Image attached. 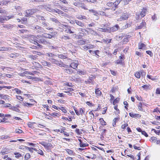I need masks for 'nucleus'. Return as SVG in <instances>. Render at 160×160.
Masks as SVG:
<instances>
[{
  "instance_id": "obj_26",
  "label": "nucleus",
  "mask_w": 160,
  "mask_h": 160,
  "mask_svg": "<svg viewBox=\"0 0 160 160\" xmlns=\"http://www.w3.org/2000/svg\"><path fill=\"white\" fill-rule=\"evenodd\" d=\"M64 71L65 72H66L67 73L71 74L73 73V71L71 69H64Z\"/></svg>"
},
{
  "instance_id": "obj_51",
  "label": "nucleus",
  "mask_w": 160,
  "mask_h": 160,
  "mask_svg": "<svg viewBox=\"0 0 160 160\" xmlns=\"http://www.w3.org/2000/svg\"><path fill=\"white\" fill-rule=\"evenodd\" d=\"M89 11L90 12L93 13L94 15H96L97 14H98V12L96 10H93L92 9H91L89 10Z\"/></svg>"
},
{
  "instance_id": "obj_47",
  "label": "nucleus",
  "mask_w": 160,
  "mask_h": 160,
  "mask_svg": "<svg viewBox=\"0 0 160 160\" xmlns=\"http://www.w3.org/2000/svg\"><path fill=\"white\" fill-rule=\"evenodd\" d=\"M35 123L34 122H29L28 123V127L29 128H33V124H34Z\"/></svg>"
},
{
  "instance_id": "obj_43",
  "label": "nucleus",
  "mask_w": 160,
  "mask_h": 160,
  "mask_svg": "<svg viewBox=\"0 0 160 160\" xmlns=\"http://www.w3.org/2000/svg\"><path fill=\"white\" fill-rule=\"evenodd\" d=\"M78 7H81L82 8L84 9L85 10H87V9L86 8L84 4L83 3L80 2Z\"/></svg>"
},
{
  "instance_id": "obj_1",
  "label": "nucleus",
  "mask_w": 160,
  "mask_h": 160,
  "mask_svg": "<svg viewBox=\"0 0 160 160\" xmlns=\"http://www.w3.org/2000/svg\"><path fill=\"white\" fill-rule=\"evenodd\" d=\"M29 37V40L30 42L35 44L38 46H39V44L38 43V40L40 38L39 36H35L33 35H29L28 37Z\"/></svg>"
},
{
  "instance_id": "obj_16",
  "label": "nucleus",
  "mask_w": 160,
  "mask_h": 160,
  "mask_svg": "<svg viewBox=\"0 0 160 160\" xmlns=\"http://www.w3.org/2000/svg\"><path fill=\"white\" fill-rule=\"evenodd\" d=\"M9 109L18 112H21L20 110L16 106H12L9 108Z\"/></svg>"
},
{
  "instance_id": "obj_24",
  "label": "nucleus",
  "mask_w": 160,
  "mask_h": 160,
  "mask_svg": "<svg viewBox=\"0 0 160 160\" xmlns=\"http://www.w3.org/2000/svg\"><path fill=\"white\" fill-rule=\"evenodd\" d=\"M95 92L97 97H100L101 95L102 92L99 89V88L95 89Z\"/></svg>"
},
{
  "instance_id": "obj_15",
  "label": "nucleus",
  "mask_w": 160,
  "mask_h": 160,
  "mask_svg": "<svg viewBox=\"0 0 160 160\" xmlns=\"http://www.w3.org/2000/svg\"><path fill=\"white\" fill-rule=\"evenodd\" d=\"M41 63L43 66H47L49 67L51 66V64L50 62H48L45 60H42L41 61Z\"/></svg>"
},
{
  "instance_id": "obj_7",
  "label": "nucleus",
  "mask_w": 160,
  "mask_h": 160,
  "mask_svg": "<svg viewBox=\"0 0 160 160\" xmlns=\"http://www.w3.org/2000/svg\"><path fill=\"white\" fill-rule=\"evenodd\" d=\"M39 36L40 38H45L49 39L53 37V35L47 33H44L43 34H42V35H39Z\"/></svg>"
},
{
  "instance_id": "obj_29",
  "label": "nucleus",
  "mask_w": 160,
  "mask_h": 160,
  "mask_svg": "<svg viewBox=\"0 0 160 160\" xmlns=\"http://www.w3.org/2000/svg\"><path fill=\"white\" fill-rule=\"evenodd\" d=\"M86 157L88 158L94 159L96 158V156L94 154H91L89 156H86Z\"/></svg>"
},
{
  "instance_id": "obj_10",
  "label": "nucleus",
  "mask_w": 160,
  "mask_h": 160,
  "mask_svg": "<svg viewBox=\"0 0 160 160\" xmlns=\"http://www.w3.org/2000/svg\"><path fill=\"white\" fill-rule=\"evenodd\" d=\"M119 59L116 61V63L117 64H122V61L125 58L124 56H120L119 57Z\"/></svg>"
},
{
  "instance_id": "obj_8",
  "label": "nucleus",
  "mask_w": 160,
  "mask_h": 160,
  "mask_svg": "<svg viewBox=\"0 0 160 160\" xmlns=\"http://www.w3.org/2000/svg\"><path fill=\"white\" fill-rule=\"evenodd\" d=\"M33 28H34V30L38 32H43V28L39 26L36 25Z\"/></svg>"
},
{
  "instance_id": "obj_62",
  "label": "nucleus",
  "mask_w": 160,
  "mask_h": 160,
  "mask_svg": "<svg viewBox=\"0 0 160 160\" xmlns=\"http://www.w3.org/2000/svg\"><path fill=\"white\" fill-rule=\"evenodd\" d=\"M114 108L115 110H116L117 111L116 112V114H118L119 113V110L118 108V106L117 105H115L114 107Z\"/></svg>"
},
{
  "instance_id": "obj_57",
  "label": "nucleus",
  "mask_w": 160,
  "mask_h": 160,
  "mask_svg": "<svg viewBox=\"0 0 160 160\" xmlns=\"http://www.w3.org/2000/svg\"><path fill=\"white\" fill-rule=\"evenodd\" d=\"M87 46L88 49H92L95 47V46L94 45L91 44H88Z\"/></svg>"
},
{
  "instance_id": "obj_6",
  "label": "nucleus",
  "mask_w": 160,
  "mask_h": 160,
  "mask_svg": "<svg viewBox=\"0 0 160 160\" xmlns=\"http://www.w3.org/2000/svg\"><path fill=\"white\" fill-rule=\"evenodd\" d=\"M49 60L52 63L55 64L56 65L58 66H59L61 62V61H58L53 58H49Z\"/></svg>"
},
{
  "instance_id": "obj_44",
  "label": "nucleus",
  "mask_w": 160,
  "mask_h": 160,
  "mask_svg": "<svg viewBox=\"0 0 160 160\" xmlns=\"http://www.w3.org/2000/svg\"><path fill=\"white\" fill-rule=\"evenodd\" d=\"M118 118H115L113 119L112 124L113 127H114L116 125V122L117 121H118Z\"/></svg>"
},
{
  "instance_id": "obj_5",
  "label": "nucleus",
  "mask_w": 160,
  "mask_h": 160,
  "mask_svg": "<svg viewBox=\"0 0 160 160\" xmlns=\"http://www.w3.org/2000/svg\"><path fill=\"white\" fill-rule=\"evenodd\" d=\"M0 97L2 99L9 101L11 100V97L7 95L0 94Z\"/></svg>"
},
{
  "instance_id": "obj_11",
  "label": "nucleus",
  "mask_w": 160,
  "mask_h": 160,
  "mask_svg": "<svg viewBox=\"0 0 160 160\" xmlns=\"http://www.w3.org/2000/svg\"><path fill=\"white\" fill-rule=\"evenodd\" d=\"M74 110L77 115H79L80 114L82 115L84 112L83 109L82 108H80L79 110L76 109H74Z\"/></svg>"
},
{
  "instance_id": "obj_18",
  "label": "nucleus",
  "mask_w": 160,
  "mask_h": 160,
  "mask_svg": "<svg viewBox=\"0 0 160 160\" xmlns=\"http://www.w3.org/2000/svg\"><path fill=\"white\" fill-rule=\"evenodd\" d=\"M75 23L78 26H80L81 28H84L85 25L84 23L79 21L78 20H75Z\"/></svg>"
},
{
  "instance_id": "obj_45",
  "label": "nucleus",
  "mask_w": 160,
  "mask_h": 160,
  "mask_svg": "<svg viewBox=\"0 0 160 160\" xmlns=\"http://www.w3.org/2000/svg\"><path fill=\"white\" fill-rule=\"evenodd\" d=\"M8 50V48L6 47H0V51H5Z\"/></svg>"
},
{
  "instance_id": "obj_37",
  "label": "nucleus",
  "mask_w": 160,
  "mask_h": 160,
  "mask_svg": "<svg viewBox=\"0 0 160 160\" xmlns=\"http://www.w3.org/2000/svg\"><path fill=\"white\" fill-rule=\"evenodd\" d=\"M31 157V155L29 153H27L25 155L24 159L25 160H28Z\"/></svg>"
},
{
  "instance_id": "obj_31",
  "label": "nucleus",
  "mask_w": 160,
  "mask_h": 160,
  "mask_svg": "<svg viewBox=\"0 0 160 160\" xmlns=\"http://www.w3.org/2000/svg\"><path fill=\"white\" fill-rule=\"evenodd\" d=\"M38 72L35 71H33L32 72H25V73L27 74H29L32 75H34L35 74H36L37 73H38Z\"/></svg>"
},
{
  "instance_id": "obj_42",
  "label": "nucleus",
  "mask_w": 160,
  "mask_h": 160,
  "mask_svg": "<svg viewBox=\"0 0 160 160\" xmlns=\"http://www.w3.org/2000/svg\"><path fill=\"white\" fill-rule=\"evenodd\" d=\"M50 115L54 117H59L60 116L59 113L57 112H53L50 114Z\"/></svg>"
},
{
  "instance_id": "obj_50",
  "label": "nucleus",
  "mask_w": 160,
  "mask_h": 160,
  "mask_svg": "<svg viewBox=\"0 0 160 160\" xmlns=\"http://www.w3.org/2000/svg\"><path fill=\"white\" fill-rule=\"evenodd\" d=\"M28 57L29 58H31L32 60H34L37 58V55H29Z\"/></svg>"
},
{
  "instance_id": "obj_52",
  "label": "nucleus",
  "mask_w": 160,
  "mask_h": 160,
  "mask_svg": "<svg viewBox=\"0 0 160 160\" xmlns=\"http://www.w3.org/2000/svg\"><path fill=\"white\" fill-rule=\"evenodd\" d=\"M122 10L121 9H118L115 12V14L116 15H119L122 12Z\"/></svg>"
},
{
  "instance_id": "obj_58",
  "label": "nucleus",
  "mask_w": 160,
  "mask_h": 160,
  "mask_svg": "<svg viewBox=\"0 0 160 160\" xmlns=\"http://www.w3.org/2000/svg\"><path fill=\"white\" fill-rule=\"evenodd\" d=\"M58 108L59 109L61 110L63 112L66 113L67 112V110L65 109V108L62 107H60Z\"/></svg>"
},
{
  "instance_id": "obj_63",
  "label": "nucleus",
  "mask_w": 160,
  "mask_h": 160,
  "mask_svg": "<svg viewBox=\"0 0 160 160\" xmlns=\"http://www.w3.org/2000/svg\"><path fill=\"white\" fill-rule=\"evenodd\" d=\"M7 20V19L6 18H3L1 16H0V23L3 22L4 21Z\"/></svg>"
},
{
  "instance_id": "obj_54",
  "label": "nucleus",
  "mask_w": 160,
  "mask_h": 160,
  "mask_svg": "<svg viewBox=\"0 0 160 160\" xmlns=\"http://www.w3.org/2000/svg\"><path fill=\"white\" fill-rule=\"evenodd\" d=\"M27 147H28L24 146H19V149L23 150L25 151V150H27L26 148Z\"/></svg>"
},
{
  "instance_id": "obj_40",
  "label": "nucleus",
  "mask_w": 160,
  "mask_h": 160,
  "mask_svg": "<svg viewBox=\"0 0 160 160\" xmlns=\"http://www.w3.org/2000/svg\"><path fill=\"white\" fill-rule=\"evenodd\" d=\"M59 67H63L65 68H68V66L66 64H64L63 62H61L60 65H59Z\"/></svg>"
},
{
  "instance_id": "obj_41",
  "label": "nucleus",
  "mask_w": 160,
  "mask_h": 160,
  "mask_svg": "<svg viewBox=\"0 0 160 160\" xmlns=\"http://www.w3.org/2000/svg\"><path fill=\"white\" fill-rule=\"evenodd\" d=\"M144 90H147L150 88V86L149 85H145L142 86Z\"/></svg>"
},
{
  "instance_id": "obj_30",
  "label": "nucleus",
  "mask_w": 160,
  "mask_h": 160,
  "mask_svg": "<svg viewBox=\"0 0 160 160\" xmlns=\"http://www.w3.org/2000/svg\"><path fill=\"white\" fill-rule=\"evenodd\" d=\"M77 73L80 75H85L86 73V71L84 70L82 71L80 69H78L77 71Z\"/></svg>"
},
{
  "instance_id": "obj_20",
  "label": "nucleus",
  "mask_w": 160,
  "mask_h": 160,
  "mask_svg": "<svg viewBox=\"0 0 160 160\" xmlns=\"http://www.w3.org/2000/svg\"><path fill=\"white\" fill-rule=\"evenodd\" d=\"M86 40H78L77 42V44L78 45H84L86 43Z\"/></svg>"
},
{
  "instance_id": "obj_3",
  "label": "nucleus",
  "mask_w": 160,
  "mask_h": 160,
  "mask_svg": "<svg viewBox=\"0 0 160 160\" xmlns=\"http://www.w3.org/2000/svg\"><path fill=\"white\" fill-rule=\"evenodd\" d=\"M38 11V10L37 9H29L27 10L26 11V15H25L26 17H29Z\"/></svg>"
},
{
  "instance_id": "obj_60",
  "label": "nucleus",
  "mask_w": 160,
  "mask_h": 160,
  "mask_svg": "<svg viewBox=\"0 0 160 160\" xmlns=\"http://www.w3.org/2000/svg\"><path fill=\"white\" fill-rule=\"evenodd\" d=\"M19 32H20V33H27V32L28 31L27 30H26L24 29H22L20 30H19Z\"/></svg>"
},
{
  "instance_id": "obj_56",
  "label": "nucleus",
  "mask_w": 160,
  "mask_h": 160,
  "mask_svg": "<svg viewBox=\"0 0 160 160\" xmlns=\"http://www.w3.org/2000/svg\"><path fill=\"white\" fill-rule=\"evenodd\" d=\"M12 106L11 104H10V103H7L5 104L4 105L3 107L6 108L9 107V108H10L11 107H12Z\"/></svg>"
},
{
  "instance_id": "obj_35",
  "label": "nucleus",
  "mask_w": 160,
  "mask_h": 160,
  "mask_svg": "<svg viewBox=\"0 0 160 160\" xmlns=\"http://www.w3.org/2000/svg\"><path fill=\"white\" fill-rule=\"evenodd\" d=\"M135 77L138 78H140L141 76V73L140 72H136L134 74Z\"/></svg>"
},
{
  "instance_id": "obj_61",
  "label": "nucleus",
  "mask_w": 160,
  "mask_h": 160,
  "mask_svg": "<svg viewBox=\"0 0 160 160\" xmlns=\"http://www.w3.org/2000/svg\"><path fill=\"white\" fill-rule=\"evenodd\" d=\"M49 48L50 49H55L56 50L57 49L58 47H54L53 46L51 45L49 47Z\"/></svg>"
},
{
  "instance_id": "obj_12",
  "label": "nucleus",
  "mask_w": 160,
  "mask_h": 160,
  "mask_svg": "<svg viewBox=\"0 0 160 160\" xmlns=\"http://www.w3.org/2000/svg\"><path fill=\"white\" fill-rule=\"evenodd\" d=\"M119 28V26L117 24L115 25L114 26H113L110 28V29H109V32H114L116 31H117L118 28Z\"/></svg>"
},
{
  "instance_id": "obj_46",
  "label": "nucleus",
  "mask_w": 160,
  "mask_h": 160,
  "mask_svg": "<svg viewBox=\"0 0 160 160\" xmlns=\"http://www.w3.org/2000/svg\"><path fill=\"white\" fill-rule=\"evenodd\" d=\"M12 91H15L17 94H20L22 93V91L18 88H15L12 90Z\"/></svg>"
},
{
  "instance_id": "obj_33",
  "label": "nucleus",
  "mask_w": 160,
  "mask_h": 160,
  "mask_svg": "<svg viewBox=\"0 0 160 160\" xmlns=\"http://www.w3.org/2000/svg\"><path fill=\"white\" fill-rule=\"evenodd\" d=\"M100 51L99 50H96L95 51H93L92 52V55H96L99 56L98 54H99Z\"/></svg>"
},
{
  "instance_id": "obj_25",
  "label": "nucleus",
  "mask_w": 160,
  "mask_h": 160,
  "mask_svg": "<svg viewBox=\"0 0 160 160\" xmlns=\"http://www.w3.org/2000/svg\"><path fill=\"white\" fill-rule=\"evenodd\" d=\"M65 32L69 33H74V32L72 31L70 27H67L65 29Z\"/></svg>"
},
{
  "instance_id": "obj_36",
  "label": "nucleus",
  "mask_w": 160,
  "mask_h": 160,
  "mask_svg": "<svg viewBox=\"0 0 160 160\" xmlns=\"http://www.w3.org/2000/svg\"><path fill=\"white\" fill-rule=\"evenodd\" d=\"M142 102H140L139 103V104H138V108L139 110L141 111H143V110L142 108Z\"/></svg>"
},
{
  "instance_id": "obj_34",
  "label": "nucleus",
  "mask_w": 160,
  "mask_h": 160,
  "mask_svg": "<svg viewBox=\"0 0 160 160\" xmlns=\"http://www.w3.org/2000/svg\"><path fill=\"white\" fill-rule=\"evenodd\" d=\"M26 148L27 150H28L31 152H33V150L35 151H37V149H36L33 148H30L28 147Z\"/></svg>"
},
{
  "instance_id": "obj_19",
  "label": "nucleus",
  "mask_w": 160,
  "mask_h": 160,
  "mask_svg": "<svg viewBox=\"0 0 160 160\" xmlns=\"http://www.w3.org/2000/svg\"><path fill=\"white\" fill-rule=\"evenodd\" d=\"M46 146L45 147V148L48 151H50V149L53 148V146L51 143H48L46 144Z\"/></svg>"
},
{
  "instance_id": "obj_9",
  "label": "nucleus",
  "mask_w": 160,
  "mask_h": 160,
  "mask_svg": "<svg viewBox=\"0 0 160 160\" xmlns=\"http://www.w3.org/2000/svg\"><path fill=\"white\" fill-rule=\"evenodd\" d=\"M78 63L77 62H72L70 65V67L74 69H76L78 68Z\"/></svg>"
},
{
  "instance_id": "obj_48",
  "label": "nucleus",
  "mask_w": 160,
  "mask_h": 160,
  "mask_svg": "<svg viewBox=\"0 0 160 160\" xmlns=\"http://www.w3.org/2000/svg\"><path fill=\"white\" fill-rule=\"evenodd\" d=\"M122 0H116L115 2H114L116 8H117V6L118 5L120 2Z\"/></svg>"
},
{
  "instance_id": "obj_39",
  "label": "nucleus",
  "mask_w": 160,
  "mask_h": 160,
  "mask_svg": "<svg viewBox=\"0 0 160 160\" xmlns=\"http://www.w3.org/2000/svg\"><path fill=\"white\" fill-rule=\"evenodd\" d=\"M100 122L101 124L102 125H106V123L104 121L103 118H101L99 119Z\"/></svg>"
},
{
  "instance_id": "obj_13",
  "label": "nucleus",
  "mask_w": 160,
  "mask_h": 160,
  "mask_svg": "<svg viewBox=\"0 0 160 160\" xmlns=\"http://www.w3.org/2000/svg\"><path fill=\"white\" fill-rule=\"evenodd\" d=\"M129 115L130 117L133 118H140L141 116L138 114L134 113L132 112L129 113Z\"/></svg>"
},
{
  "instance_id": "obj_22",
  "label": "nucleus",
  "mask_w": 160,
  "mask_h": 160,
  "mask_svg": "<svg viewBox=\"0 0 160 160\" xmlns=\"http://www.w3.org/2000/svg\"><path fill=\"white\" fill-rule=\"evenodd\" d=\"M45 55L46 56L52 58H54L56 56L55 54L51 52L47 53L45 54Z\"/></svg>"
},
{
  "instance_id": "obj_23",
  "label": "nucleus",
  "mask_w": 160,
  "mask_h": 160,
  "mask_svg": "<svg viewBox=\"0 0 160 160\" xmlns=\"http://www.w3.org/2000/svg\"><path fill=\"white\" fill-rule=\"evenodd\" d=\"M88 32L91 34L96 36L97 35V33L91 28H88Z\"/></svg>"
},
{
  "instance_id": "obj_59",
  "label": "nucleus",
  "mask_w": 160,
  "mask_h": 160,
  "mask_svg": "<svg viewBox=\"0 0 160 160\" xmlns=\"http://www.w3.org/2000/svg\"><path fill=\"white\" fill-rule=\"evenodd\" d=\"M9 137L8 135L2 136L1 138L2 140L5 139H8Z\"/></svg>"
},
{
  "instance_id": "obj_49",
  "label": "nucleus",
  "mask_w": 160,
  "mask_h": 160,
  "mask_svg": "<svg viewBox=\"0 0 160 160\" xmlns=\"http://www.w3.org/2000/svg\"><path fill=\"white\" fill-rule=\"evenodd\" d=\"M42 23L44 27H48L49 24L46 22L45 21H42Z\"/></svg>"
},
{
  "instance_id": "obj_53",
  "label": "nucleus",
  "mask_w": 160,
  "mask_h": 160,
  "mask_svg": "<svg viewBox=\"0 0 160 160\" xmlns=\"http://www.w3.org/2000/svg\"><path fill=\"white\" fill-rule=\"evenodd\" d=\"M14 154L15 155V157L16 158H18L21 156V155L19 152H14Z\"/></svg>"
},
{
  "instance_id": "obj_27",
  "label": "nucleus",
  "mask_w": 160,
  "mask_h": 160,
  "mask_svg": "<svg viewBox=\"0 0 160 160\" xmlns=\"http://www.w3.org/2000/svg\"><path fill=\"white\" fill-rule=\"evenodd\" d=\"M50 19L52 22H55V23L57 25H59L60 24V23L59 21L55 18H51Z\"/></svg>"
},
{
  "instance_id": "obj_38",
  "label": "nucleus",
  "mask_w": 160,
  "mask_h": 160,
  "mask_svg": "<svg viewBox=\"0 0 160 160\" xmlns=\"http://www.w3.org/2000/svg\"><path fill=\"white\" fill-rule=\"evenodd\" d=\"M145 47V44L142 43H139V49H143Z\"/></svg>"
},
{
  "instance_id": "obj_64",
  "label": "nucleus",
  "mask_w": 160,
  "mask_h": 160,
  "mask_svg": "<svg viewBox=\"0 0 160 160\" xmlns=\"http://www.w3.org/2000/svg\"><path fill=\"white\" fill-rule=\"evenodd\" d=\"M157 139V138L154 137H151L150 139L151 140L154 142H156Z\"/></svg>"
},
{
  "instance_id": "obj_32",
  "label": "nucleus",
  "mask_w": 160,
  "mask_h": 160,
  "mask_svg": "<svg viewBox=\"0 0 160 160\" xmlns=\"http://www.w3.org/2000/svg\"><path fill=\"white\" fill-rule=\"evenodd\" d=\"M65 150L70 155H74V152L72 150L68 149H66Z\"/></svg>"
},
{
  "instance_id": "obj_14",
  "label": "nucleus",
  "mask_w": 160,
  "mask_h": 160,
  "mask_svg": "<svg viewBox=\"0 0 160 160\" xmlns=\"http://www.w3.org/2000/svg\"><path fill=\"white\" fill-rule=\"evenodd\" d=\"M146 12L147 10L145 8H143L141 13L139 14V15L137 14V15L138 17H139L140 15L141 16V18L143 17L144 16H145ZM137 18H138V17Z\"/></svg>"
},
{
  "instance_id": "obj_21",
  "label": "nucleus",
  "mask_w": 160,
  "mask_h": 160,
  "mask_svg": "<svg viewBox=\"0 0 160 160\" xmlns=\"http://www.w3.org/2000/svg\"><path fill=\"white\" fill-rule=\"evenodd\" d=\"M76 18L80 20L86 19V17L85 16L82 15L80 14H78L76 15Z\"/></svg>"
},
{
  "instance_id": "obj_2",
  "label": "nucleus",
  "mask_w": 160,
  "mask_h": 160,
  "mask_svg": "<svg viewBox=\"0 0 160 160\" xmlns=\"http://www.w3.org/2000/svg\"><path fill=\"white\" fill-rule=\"evenodd\" d=\"M104 8L105 9H111L113 10H115L116 9L114 3L113 2H109L106 4Z\"/></svg>"
},
{
  "instance_id": "obj_17",
  "label": "nucleus",
  "mask_w": 160,
  "mask_h": 160,
  "mask_svg": "<svg viewBox=\"0 0 160 160\" xmlns=\"http://www.w3.org/2000/svg\"><path fill=\"white\" fill-rule=\"evenodd\" d=\"M97 30L98 31L101 32H109V28H98Z\"/></svg>"
},
{
  "instance_id": "obj_4",
  "label": "nucleus",
  "mask_w": 160,
  "mask_h": 160,
  "mask_svg": "<svg viewBox=\"0 0 160 160\" xmlns=\"http://www.w3.org/2000/svg\"><path fill=\"white\" fill-rule=\"evenodd\" d=\"M129 17V15L127 13H124L121 17L117 19L118 21H122L127 19Z\"/></svg>"
},
{
  "instance_id": "obj_55",
  "label": "nucleus",
  "mask_w": 160,
  "mask_h": 160,
  "mask_svg": "<svg viewBox=\"0 0 160 160\" xmlns=\"http://www.w3.org/2000/svg\"><path fill=\"white\" fill-rule=\"evenodd\" d=\"M36 151L39 154H40L41 155H44V153L43 151L40 149H39L38 150H37V151Z\"/></svg>"
},
{
  "instance_id": "obj_28",
  "label": "nucleus",
  "mask_w": 160,
  "mask_h": 160,
  "mask_svg": "<svg viewBox=\"0 0 160 160\" xmlns=\"http://www.w3.org/2000/svg\"><path fill=\"white\" fill-rule=\"evenodd\" d=\"M146 22L144 21H142L140 24L138 26L137 28L138 29H140L144 27L146 25Z\"/></svg>"
}]
</instances>
